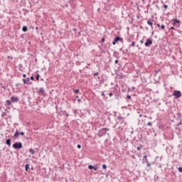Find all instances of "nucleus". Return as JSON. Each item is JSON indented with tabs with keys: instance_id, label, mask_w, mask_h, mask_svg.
Here are the masks:
<instances>
[{
	"instance_id": "obj_1",
	"label": "nucleus",
	"mask_w": 182,
	"mask_h": 182,
	"mask_svg": "<svg viewBox=\"0 0 182 182\" xmlns=\"http://www.w3.org/2000/svg\"><path fill=\"white\" fill-rule=\"evenodd\" d=\"M106 132H109V129L102 128L98 131L97 136L99 137H103V136H105V134H106Z\"/></svg>"
},
{
	"instance_id": "obj_2",
	"label": "nucleus",
	"mask_w": 182,
	"mask_h": 182,
	"mask_svg": "<svg viewBox=\"0 0 182 182\" xmlns=\"http://www.w3.org/2000/svg\"><path fill=\"white\" fill-rule=\"evenodd\" d=\"M13 149H15V150H20V149H22V142H16L12 146Z\"/></svg>"
},
{
	"instance_id": "obj_3",
	"label": "nucleus",
	"mask_w": 182,
	"mask_h": 182,
	"mask_svg": "<svg viewBox=\"0 0 182 182\" xmlns=\"http://www.w3.org/2000/svg\"><path fill=\"white\" fill-rule=\"evenodd\" d=\"M173 96L176 97V99H180L181 97V92L178 90L173 91Z\"/></svg>"
},
{
	"instance_id": "obj_4",
	"label": "nucleus",
	"mask_w": 182,
	"mask_h": 182,
	"mask_svg": "<svg viewBox=\"0 0 182 182\" xmlns=\"http://www.w3.org/2000/svg\"><path fill=\"white\" fill-rule=\"evenodd\" d=\"M25 133L23 132H19V130L16 129V132L14 135V139H18V137L20 136H23Z\"/></svg>"
},
{
	"instance_id": "obj_5",
	"label": "nucleus",
	"mask_w": 182,
	"mask_h": 182,
	"mask_svg": "<svg viewBox=\"0 0 182 182\" xmlns=\"http://www.w3.org/2000/svg\"><path fill=\"white\" fill-rule=\"evenodd\" d=\"M172 21L173 22L174 26H176V28H180V25H181V22H180L178 19L173 18Z\"/></svg>"
},
{
	"instance_id": "obj_6",
	"label": "nucleus",
	"mask_w": 182,
	"mask_h": 182,
	"mask_svg": "<svg viewBox=\"0 0 182 182\" xmlns=\"http://www.w3.org/2000/svg\"><path fill=\"white\" fill-rule=\"evenodd\" d=\"M152 45H153V40L151 39H147L146 41L145 42V46H146V48H150V46Z\"/></svg>"
},
{
	"instance_id": "obj_7",
	"label": "nucleus",
	"mask_w": 182,
	"mask_h": 182,
	"mask_svg": "<svg viewBox=\"0 0 182 182\" xmlns=\"http://www.w3.org/2000/svg\"><path fill=\"white\" fill-rule=\"evenodd\" d=\"M114 41L117 43V42H122V43H123V38H120V37H119V36H117L114 39Z\"/></svg>"
},
{
	"instance_id": "obj_8",
	"label": "nucleus",
	"mask_w": 182,
	"mask_h": 182,
	"mask_svg": "<svg viewBox=\"0 0 182 182\" xmlns=\"http://www.w3.org/2000/svg\"><path fill=\"white\" fill-rule=\"evenodd\" d=\"M11 102H18L19 98L18 97H11Z\"/></svg>"
},
{
	"instance_id": "obj_9",
	"label": "nucleus",
	"mask_w": 182,
	"mask_h": 182,
	"mask_svg": "<svg viewBox=\"0 0 182 182\" xmlns=\"http://www.w3.org/2000/svg\"><path fill=\"white\" fill-rule=\"evenodd\" d=\"M31 80V78L27 77L26 79H23V82L24 85H28L29 83V81Z\"/></svg>"
},
{
	"instance_id": "obj_10",
	"label": "nucleus",
	"mask_w": 182,
	"mask_h": 182,
	"mask_svg": "<svg viewBox=\"0 0 182 182\" xmlns=\"http://www.w3.org/2000/svg\"><path fill=\"white\" fill-rule=\"evenodd\" d=\"M142 163H146L147 167H150V166H151V164L149 162L148 159H146V161H144V159H142Z\"/></svg>"
},
{
	"instance_id": "obj_11",
	"label": "nucleus",
	"mask_w": 182,
	"mask_h": 182,
	"mask_svg": "<svg viewBox=\"0 0 182 182\" xmlns=\"http://www.w3.org/2000/svg\"><path fill=\"white\" fill-rule=\"evenodd\" d=\"M22 31H23V32H28V27L27 26H23Z\"/></svg>"
},
{
	"instance_id": "obj_12",
	"label": "nucleus",
	"mask_w": 182,
	"mask_h": 182,
	"mask_svg": "<svg viewBox=\"0 0 182 182\" xmlns=\"http://www.w3.org/2000/svg\"><path fill=\"white\" fill-rule=\"evenodd\" d=\"M6 144L7 146H11V140L9 139L6 140Z\"/></svg>"
},
{
	"instance_id": "obj_13",
	"label": "nucleus",
	"mask_w": 182,
	"mask_h": 182,
	"mask_svg": "<svg viewBox=\"0 0 182 182\" xmlns=\"http://www.w3.org/2000/svg\"><path fill=\"white\" fill-rule=\"evenodd\" d=\"M38 92H39V93H43H43H45V89L41 87V88H40Z\"/></svg>"
},
{
	"instance_id": "obj_14",
	"label": "nucleus",
	"mask_w": 182,
	"mask_h": 182,
	"mask_svg": "<svg viewBox=\"0 0 182 182\" xmlns=\"http://www.w3.org/2000/svg\"><path fill=\"white\" fill-rule=\"evenodd\" d=\"M29 153H31V154H35V150H33V149H30Z\"/></svg>"
},
{
	"instance_id": "obj_15",
	"label": "nucleus",
	"mask_w": 182,
	"mask_h": 182,
	"mask_svg": "<svg viewBox=\"0 0 182 182\" xmlns=\"http://www.w3.org/2000/svg\"><path fill=\"white\" fill-rule=\"evenodd\" d=\"M147 23L148 25H150V26H153V23L151 22V20H148Z\"/></svg>"
},
{
	"instance_id": "obj_16",
	"label": "nucleus",
	"mask_w": 182,
	"mask_h": 182,
	"mask_svg": "<svg viewBox=\"0 0 182 182\" xmlns=\"http://www.w3.org/2000/svg\"><path fill=\"white\" fill-rule=\"evenodd\" d=\"M25 170H26V171H28L29 170V164H26L25 166Z\"/></svg>"
},
{
	"instance_id": "obj_17",
	"label": "nucleus",
	"mask_w": 182,
	"mask_h": 182,
	"mask_svg": "<svg viewBox=\"0 0 182 182\" xmlns=\"http://www.w3.org/2000/svg\"><path fill=\"white\" fill-rule=\"evenodd\" d=\"M6 103H7V105H8L9 106H11V105H12V101H11V100H7V101H6Z\"/></svg>"
},
{
	"instance_id": "obj_18",
	"label": "nucleus",
	"mask_w": 182,
	"mask_h": 182,
	"mask_svg": "<svg viewBox=\"0 0 182 182\" xmlns=\"http://www.w3.org/2000/svg\"><path fill=\"white\" fill-rule=\"evenodd\" d=\"M161 29L162 30V31H164V29H166V26H164V25H161Z\"/></svg>"
},
{
	"instance_id": "obj_19",
	"label": "nucleus",
	"mask_w": 182,
	"mask_h": 182,
	"mask_svg": "<svg viewBox=\"0 0 182 182\" xmlns=\"http://www.w3.org/2000/svg\"><path fill=\"white\" fill-rule=\"evenodd\" d=\"M102 168H103L104 170H107V166H106V164H103V165H102Z\"/></svg>"
},
{
	"instance_id": "obj_20",
	"label": "nucleus",
	"mask_w": 182,
	"mask_h": 182,
	"mask_svg": "<svg viewBox=\"0 0 182 182\" xmlns=\"http://www.w3.org/2000/svg\"><path fill=\"white\" fill-rule=\"evenodd\" d=\"M131 46H136V42L134 41H132V43H131Z\"/></svg>"
},
{
	"instance_id": "obj_21",
	"label": "nucleus",
	"mask_w": 182,
	"mask_h": 182,
	"mask_svg": "<svg viewBox=\"0 0 182 182\" xmlns=\"http://www.w3.org/2000/svg\"><path fill=\"white\" fill-rule=\"evenodd\" d=\"M39 77H41V75L39 74H37L36 77V80H39Z\"/></svg>"
},
{
	"instance_id": "obj_22",
	"label": "nucleus",
	"mask_w": 182,
	"mask_h": 182,
	"mask_svg": "<svg viewBox=\"0 0 182 182\" xmlns=\"http://www.w3.org/2000/svg\"><path fill=\"white\" fill-rule=\"evenodd\" d=\"M118 120H119V122H123V117H119Z\"/></svg>"
},
{
	"instance_id": "obj_23",
	"label": "nucleus",
	"mask_w": 182,
	"mask_h": 182,
	"mask_svg": "<svg viewBox=\"0 0 182 182\" xmlns=\"http://www.w3.org/2000/svg\"><path fill=\"white\" fill-rule=\"evenodd\" d=\"M88 168H89L90 170H92V169L94 168V166H92V165H89V166H88Z\"/></svg>"
},
{
	"instance_id": "obj_24",
	"label": "nucleus",
	"mask_w": 182,
	"mask_h": 182,
	"mask_svg": "<svg viewBox=\"0 0 182 182\" xmlns=\"http://www.w3.org/2000/svg\"><path fill=\"white\" fill-rule=\"evenodd\" d=\"M5 116H6V112H2L1 117H5Z\"/></svg>"
},
{
	"instance_id": "obj_25",
	"label": "nucleus",
	"mask_w": 182,
	"mask_h": 182,
	"mask_svg": "<svg viewBox=\"0 0 182 182\" xmlns=\"http://www.w3.org/2000/svg\"><path fill=\"white\" fill-rule=\"evenodd\" d=\"M164 8L165 9V11H166V9H167L168 8V5L164 4Z\"/></svg>"
},
{
	"instance_id": "obj_26",
	"label": "nucleus",
	"mask_w": 182,
	"mask_h": 182,
	"mask_svg": "<svg viewBox=\"0 0 182 182\" xmlns=\"http://www.w3.org/2000/svg\"><path fill=\"white\" fill-rule=\"evenodd\" d=\"M178 170L179 173H182V167H179L178 168Z\"/></svg>"
},
{
	"instance_id": "obj_27",
	"label": "nucleus",
	"mask_w": 182,
	"mask_h": 182,
	"mask_svg": "<svg viewBox=\"0 0 182 182\" xmlns=\"http://www.w3.org/2000/svg\"><path fill=\"white\" fill-rule=\"evenodd\" d=\"M146 159L147 160V155L144 156L143 160H144V161H146Z\"/></svg>"
},
{
	"instance_id": "obj_28",
	"label": "nucleus",
	"mask_w": 182,
	"mask_h": 182,
	"mask_svg": "<svg viewBox=\"0 0 182 182\" xmlns=\"http://www.w3.org/2000/svg\"><path fill=\"white\" fill-rule=\"evenodd\" d=\"M74 93H75V95L77 94V93H79V90H74Z\"/></svg>"
},
{
	"instance_id": "obj_29",
	"label": "nucleus",
	"mask_w": 182,
	"mask_h": 182,
	"mask_svg": "<svg viewBox=\"0 0 182 182\" xmlns=\"http://www.w3.org/2000/svg\"><path fill=\"white\" fill-rule=\"evenodd\" d=\"M77 149H82V146L80 144L77 145Z\"/></svg>"
},
{
	"instance_id": "obj_30",
	"label": "nucleus",
	"mask_w": 182,
	"mask_h": 182,
	"mask_svg": "<svg viewBox=\"0 0 182 182\" xmlns=\"http://www.w3.org/2000/svg\"><path fill=\"white\" fill-rule=\"evenodd\" d=\"M99 75V73H95L93 74V76H98Z\"/></svg>"
},
{
	"instance_id": "obj_31",
	"label": "nucleus",
	"mask_w": 182,
	"mask_h": 182,
	"mask_svg": "<svg viewBox=\"0 0 182 182\" xmlns=\"http://www.w3.org/2000/svg\"><path fill=\"white\" fill-rule=\"evenodd\" d=\"M30 79H31V80H35V77H34L33 76H31V77H30Z\"/></svg>"
},
{
	"instance_id": "obj_32",
	"label": "nucleus",
	"mask_w": 182,
	"mask_h": 182,
	"mask_svg": "<svg viewBox=\"0 0 182 182\" xmlns=\"http://www.w3.org/2000/svg\"><path fill=\"white\" fill-rule=\"evenodd\" d=\"M136 149H137L138 151H140V150H141V146H137Z\"/></svg>"
},
{
	"instance_id": "obj_33",
	"label": "nucleus",
	"mask_w": 182,
	"mask_h": 182,
	"mask_svg": "<svg viewBox=\"0 0 182 182\" xmlns=\"http://www.w3.org/2000/svg\"><path fill=\"white\" fill-rule=\"evenodd\" d=\"M151 125H152L151 122H149L147 123V126H151Z\"/></svg>"
},
{
	"instance_id": "obj_34",
	"label": "nucleus",
	"mask_w": 182,
	"mask_h": 182,
	"mask_svg": "<svg viewBox=\"0 0 182 182\" xmlns=\"http://www.w3.org/2000/svg\"><path fill=\"white\" fill-rule=\"evenodd\" d=\"M93 168H94L95 171H97V166H95V167L94 166Z\"/></svg>"
},
{
	"instance_id": "obj_35",
	"label": "nucleus",
	"mask_w": 182,
	"mask_h": 182,
	"mask_svg": "<svg viewBox=\"0 0 182 182\" xmlns=\"http://www.w3.org/2000/svg\"><path fill=\"white\" fill-rule=\"evenodd\" d=\"M109 97H112V96H113V93H112V92L109 93Z\"/></svg>"
},
{
	"instance_id": "obj_36",
	"label": "nucleus",
	"mask_w": 182,
	"mask_h": 182,
	"mask_svg": "<svg viewBox=\"0 0 182 182\" xmlns=\"http://www.w3.org/2000/svg\"><path fill=\"white\" fill-rule=\"evenodd\" d=\"M127 99H132V96L127 95Z\"/></svg>"
},
{
	"instance_id": "obj_37",
	"label": "nucleus",
	"mask_w": 182,
	"mask_h": 182,
	"mask_svg": "<svg viewBox=\"0 0 182 182\" xmlns=\"http://www.w3.org/2000/svg\"><path fill=\"white\" fill-rule=\"evenodd\" d=\"M170 29H172L173 31H176V28L174 27H171Z\"/></svg>"
},
{
	"instance_id": "obj_38",
	"label": "nucleus",
	"mask_w": 182,
	"mask_h": 182,
	"mask_svg": "<svg viewBox=\"0 0 182 182\" xmlns=\"http://www.w3.org/2000/svg\"><path fill=\"white\" fill-rule=\"evenodd\" d=\"M156 26H157L158 28H160V23H157V24H156Z\"/></svg>"
},
{
	"instance_id": "obj_39",
	"label": "nucleus",
	"mask_w": 182,
	"mask_h": 182,
	"mask_svg": "<svg viewBox=\"0 0 182 182\" xmlns=\"http://www.w3.org/2000/svg\"><path fill=\"white\" fill-rule=\"evenodd\" d=\"M159 72H160V70H156L155 73H159Z\"/></svg>"
},
{
	"instance_id": "obj_40",
	"label": "nucleus",
	"mask_w": 182,
	"mask_h": 182,
	"mask_svg": "<svg viewBox=\"0 0 182 182\" xmlns=\"http://www.w3.org/2000/svg\"><path fill=\"white\" fill-rule=\"evenodd\" d=\"M112 45H116V42L114 40V42H112Z\"/></svg>"
},
{
	"instance_id": "obj_41",
	"label": "nucleus",
	"mask_w": 182,
	"mask_h": 182,
	"mask_svg": "<svg viewBox=\"0 0 182 182\" xmlns=\"http://www.w3.org/2000/svg\"><path fill=\"white\" fill-rule=\"evenodd\" d=\"M23 77H26V74H23Z\"/></svg>"
},
{
	"instance_id": "obj_42",
	"label": "nucleus",
	"mask_w": 182,
	"mask_h": 182,
	"mask_svg": "<svg viewBox=\"0 0 182 182\" xmlns=\"http://www.w3.org/2000/svg\"><path fill=\"white\" fill-rule=\"evenodd\" d=\"M76 112H77V109H73V112H74V113H76Z\"/></svg>"
},
{
	"instance_id": "obj_43",
	"label": "nucleus",
	"mask_w": 182,
	"mask_h": 182,
	"mask_svg": "<svg viewBox=\"0 0 182 182\" xmlns=\"http://www.w3.org/2000/svg\"><path fill=\"white\" fill-rule=\"evenodd\" d=\"M115 63H119V60H115Z\"/></svg>"
},
{
	"instance_id": "obj_44",
	"label": "nucleus",
	"mask_w": 182,
	"mask_h": 182,
	"mask_svg": "<svg viewBox=\"0 0 182 182\" xmlns=\"http://www.w3.org/2000/svg\"><path fill=\"white\" fill-rule=\"evenodd\" d=\"M102 96L105 97V92H102Z\"/></svg>"
},
{
	"instance_id": "obj_45",
	"label": "nucleus",
	"mask_w": 182,
	"mask_h": 182,
	"mask_svg": "<svg viewBox=\"0 0 182 182\" xmlns=\"http://www.w3.org/2000/svg\"><path fill=\"white\" fill-rule=\"evenodd\" d=\"M105 38H103L102 39V42H105Z\"/></svg>"
},
{
	"instance_id": "obj_46",
	"label": "nucleus",
	"mask_w": 182,
	"mask_h": 182,
	"mask_svg": "<svg viewBox=\"0 0 182 182\" xmlns=\"http://www.w3.org/2000/svg\"><path fill=\"white\" fill-rule=\"evenodd\" d=\"M77 102H81V100H80V99H78V100H77Z\"/></svg>"
},
{
	"instance_id": "obj_47",
	"label": "nucleus",
	"mask_w": 182,
	"mask_h": 182,
	"mask_svg": "<svg viewBox=\"0 0 182 182\" xmlns=\"http://www.w3.org/2000/svg\"><path fill=\"white\" fill-rule=\"evenodd\" d=\"M141 43H144V41H141Z\"/></svg>"
},
{
	"instance_id": "obj_48",
	"label": "nucleus",
	"mask_w": 182,
	"mask_h": 182,
	"mask_svg": "<svg viewBox=\"0 0 182 182\" xmlns=\"http://www.w3.org/2000/svg\"><path fill=\"white\" fill-rule=\"evenodd\" d=\"M85 68H86V69H89V67H87V66H86Z\"/></svg>"
},
{
	"instance_id": "obj_49",
	"label": "nucleus",
	"mask_w": 182,
	"mask_h": 182,
	"mask_svg": "<svg viewBox=\"0 0 182 182\" xmlns=\"http://www.w3.org/2000/svg\"><path fill=\"white\" fill-rule=\"evenodd\" d=\"M66 116H67V117H68V116H69V114L67 113V114H66Z\"/></svg>"
},
{
	"instance_id": "obj_50",
	"label": "nucleus",
	"mask_w": 182,
	"mask_h": 182,
	"mask_svg": "<svg viewBox=\"0 0 182 182\" xmlns=\"http://www.w3.org/2000/svg\"><path fill=\"white\" fill-rule=\"evenodd\" d=\"M76 98H77V99L79 98V96H76Z\"/></svg>"
},
{
	"instance_id": "obj_51",
	"label": "nucleus",
	"mask_w": 182,
	"mask_h": 182,
	"mask_svg": "<svg viewBox=\"0 0 182 182\" xmlns=\"http://www.w3.org/2000/svg\"><path fill=\"white\" fill-rule=\"evenodd\" d=\"M87 66H90V65L88 63V64H87Z\"/></svg>"
},
{
	"instance_id": "obj_52",
	"label": "nucleus",
	"mask_w": 182,
	"mask_h": 182,
	"mask_svg": "<svg viewBox=\"0 0 182 182\" xmlns=\"http://www.w3.org/2000/svg\"><path fill=\"white\" fill-rule=\"evenodd\" d=\"M180 124H181V122H180L178 125H180Z\"/></svg>"
},
{
	"instance_id": "obj_53",
	"label": "nucleus",
	"mask_w": 182,
	"mask_h": 182,
	"mask_svg": "<svg viewBox=\"0 0 182 182\" xmlns=\"http://www.w3.org/2000/svg\"><path fill=\"white\" fill-rule=\"evenodd\" d=\"M139 117H141V114L139 115Z\"/></svg>"
}]
</instances>
